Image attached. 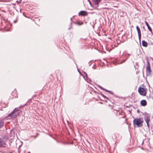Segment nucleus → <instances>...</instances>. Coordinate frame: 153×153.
<instances>
[{
	"instance_id": "nucleus-7",
	"label": "nucleus",
	"mask_w": 153,
	"mask_h": 153,
	"mask_svg": "<svg viewBox=\"0 0 153 153\" xmlns=\"http://www.w3.org/2000/svg\"><path fill=\"white\" fill-rule=\"evenodd\" d=\"M101 0H92L94 5L95 7H97L99 6V3Z\"/></svg>"
},
{
	"instance_id": "nucleus-13",
	"label": "nucleus",
	"mask_w": 153,
	"mask_h": 153,
	"mask_svg": "<svg viewBox=\"0 0 153 153\" xmlns=\"http://www.w3.org/2000/svg\"><path fill=\"white\" fill-rule=\"evenodd\" d=\"M145 23L146 24V25L147 26V27L148 29V30L150 32H152V29L151 28V27L149 26L148 23L146 21H145Z\"/></svg>"
},
{
	"instance_id": "nucleus-8",
	"label": "nucleus",
	"mask_w": 153,
	"mask_h": 153,
	"mask_svg": "<svg viewBox=\"0 0 153 153\" xmlns=\"http://www.w3.org/2000/svg\"><path fill=\"white\" fill-rule=\"evenodd\" d=\"M130 56V54H126L125 55L126 59L121 61L120 62H119V64H122L128 58H129ZM119 62H120V61H119Z\"/></svg>"
},
{
	"instance_id": "nucleus-22",
	"label": "nucleus",
	"mask_w": 153,
	"mask_h": 153,
	"mask_svg": "<svg viewBox=\"0 0 153 153\" xmlns=\"http://www.w3.org/2000/svg\"><path fill=\"white\" fill-rule=\"evenodd\" d=\"M109 92L111 94H113V92L112 91H109Z\"/></svg>"
},
{
	"instance_id": "nucleus-14",
	"label": "nucleus",
	"mask_w": 153,
	"mask_h": 153,
	"mask_svg": "<svg viewBox=\"0 0 153 153\" xmlns=\"http://www.w3.org/2000/svg\"><path fill=\"white\" fill-rule=\"evenodd\" d=\"M4 125V122L2 120H0V128Z\"/></svg>"
},
{
	"instance_id": "nucleus-30",
	"label": "nucleus",
	"mask_w": 153,
	"mask_h": 153,
	"mask_svg": "<svg viewBox=\"0 0 153 153\" xmlns=\"http://www.w3.org/2000/svg\"><path fill=\"white\" fill-rule=\"evenodd\" d=\"M87 142H88V143H89V142H88V141L87 140Z\"/></svg>"
},
{
	"instance_id": "nucleus-28",
	"label": "nucleus",
	"mask_w": 153,
	"mask_h": 153,
	"mask_svg": "<svg viewBox=\"0 0 153 153\" xmlns=\"http://www.w3.org/2000/svg\"><path fill=\"white\" fill-rule=\"evenodd\" d=\"M94 65H93V66L92 67V68H94Z\"/></svg>"
},
{
	"instance_id": "nucleus-17",
	"label": "nucleus",
	"mask_w": 153,
	"mask_h": 153,
	"mask_svg": "<svg viewBox=\"0 0 153 153\" xmlns=\"http://www.w3.org/2000/svg\"><path fill=\"white\" fill-rule=\"evenodd\" d=\"M26 105V104H25L23 105H20V106L19 107V108H21L23 107H24V106H25V105Z\"/></svg>"
},
{
	"instance_id": "nucleus-1",
	"label": "nucleus",
	"mask_w": 153,
	"mask_h": 153,
	"mask_svg": "<svg viewBox=\"0 0 153 153\" xmlns=\"http://www.w3.org/2000/svg\"><path fill=\"white\" fill-rule=\"evenodd\" d=\"M143 120L142 118H137L134 119L133 122L135 127L137 126V127H141L143 126L142 123Z\"/></svg>"
},
{
	"instance_id": "nucleus-3",
	"label": "nucleus",
	"mask_w": 153,
	"mask_h": 153,
	"mask_svg": "<svg viewBox=\"0 0 153 153\" xmlns=\"http://www.w3.org/2000/svg\"><path fill=\"white\" fill-rule=\"evenodd\" d=\"M19 113V109H16V108H15L12 112L9 114L8 116L10 117L11 118H14L18 115Z\"/></svg>"
},
{
	"instance_id": "nucleus-5",
	"label": "nucleus",
	"mask_w": 153,
	"mask_h": 153,
	"mask_svg": "<svg viewBox=\"0 0 153 153\" xmlns=\"http://www.w3.org/2000/svg\"><path fill=\"white\" fill-rule=\"evenodd\" d=\"M6 144L4 139L0 138V147H6Z\"/></svg>"
},
{
	"instance_id": "nucleus-26",
	"label": "nucleus",
	"mask_w": 153,
	"mask_h": 153,
	"mask_svg": "<svg viewBox=\"0 0 153 153\" xmlns=\"http://www.w3.org/2000/svg\"><path fill=\"white\" fill-rule=\"evenodd\" d=\"M151 32V33H152V35L153 36V33H152V32Z\"/></svg>"
},
{
	"instance_id": "nucleus-11",
	"label": "nucleus",
	"mask_w": 153,
	"mask_h": 153,
	"mask_svg": "<svg viewBox=\"0 0 153 153\" xmlns=\"http://www.w3.org/2000/svg\"><path fill=\"white\" fill-rule=\"evenodd\" d=\"M79 15V16H85L86 15V11H80L78 14Z\"/></svg>"
},
{
	"instance_id": "nucleus-9",
	"label": "nucleus",
	"mask_w": 153,
	"mask_h": 153,
	"mask_svg": "<svg viewBox=\"0 0 153 153\" xmlns=\"http://www.w3.org/2000/svg\"><path fill=\"white\" fill-rule=\"evenodd\" d=\"M87 78V82H88V84H87V85H88V87H91V86L90 85H92V84L90 82H91V80L90 79H89L88 77L87 76L86 77Z\"/></svg>"
},
{
	"instance_id": "nucleus-24",
	"label": "nucleus",
	"mask_w": 153,
	"mask_h": 153,
	"mask_svg": "<svg viewBox=\"0 0 153 153\" xmlns=\"http://www.w3.org/2000/svg\"><path fill=\"white\" fill-rule=\"evenodd\" d=\"M100 88H101V89H102V90H105V89L104 88H102V87H100Z\"/></svg>"
},
{
	"instance_id": "nucleus-31",
	"label": "nucleus",
	"mask_w": 153,
	"mask_h": 153,
	"mask_svg": "<svg viewBox=\"0 0 153 153\" xmlns=\"http://www.w3.org/2000/svg\"><path fill=\"white\" fill-rule=\"evenodd\" d=\"M84 73L85 74H86V73L85 72H84Z\"/></svg>"
},
{
	"instance_id": "nucleus-19",
	"label": "nucleus",
	"mask_w": 153,
	"mask_h": 153,
	"mask_svg": "<svg viewBox=\"0 0 153 153\" xmlns=\"http://www.w3.org/2000/svg\"><path fill=\"white\" fill-rule=\"evenodd\" d=\"M18 21V20L17 19H16V20L14 21L13 22L15 23H16Z\"/></svg>"
},
{
	"instance_id": "nucleus-16",
	"label": "nucleus",
	"mask_w": 153,
	"mask_h": 153,
	"mask_svg": "<svg viewBox=\"0 0 153 153\" xmlns=\"http://www.w3.org/2000/svg\"><path fill=\"white\" fill-rule=\"evenodd\" d=\"M101 95L104 98H105L107 99V100H108V98L107 97L105 96L104 94H102V93H101Z\"/></svg>"
},
{
	"instance_id": "nucleus-18",
	"label": "nucleus",
	"mask_w": 153,
	"mask_h": 153,
	"mask_svg": "<svg viewBox=\"0 0 153 153\" xmlns=\"http://www.w3.org/2000/svg\"><path fill=\"white\" fill-rule=\"evenodd\" d=\"M84 79L86 81V76L85 75V76H84L83 75H82Z\"/></svg>"
},
{
	"instance_id": "nucleus-23",
	"label": "nucleus",
	"mask_w": 153,
	"mask_h": 153,
	"mask_svg": "<svg viewBox=\"0 0 153 153\" xmlns=\"http://www.w3.org/2000/svg\"><path fill=\"white\" fill-rule=\"evenodd\" d=\"M105 91H106V92H109V91H108L106 89H105Z\"/></svg>"
},
{
	"instance_id": "nucleus-4",
	"label": "nucleus",
	"mask_w": 153,
	"mask_h": 153,
	"mask_svg": "<svg viewBox=\"0 0 153 153\" xmlns=\"http://www.w3.org/2000/svg\"><path fill=\"white\" fill-rule=\"evenodd\" d=\"M138 91L141 95L145 96L146 95V92L144 88H139L138 89Z\"/></svg>"
},
{
	"instance_id": "nucleus-15",
	"label": "nucleus",
	"mask_w": 153,
	"mask_h": 153,
	"mask_svg": "<svg viewBox=\"0 0 153 153\" xmlns=\"http://www.w3.org/2000/svg\"><path fill=\"white\" fill-rule=\"evenodd\" d=\"M145 121L146 122V123L147 122H149L150 121V119L149 117H146L145 118Z\"/></svg>"
},
{
	"instance_id": "nucleus-6",
	"label": "nucleus",
	"mask_w": 153,
	"mask_h": 153,
	"mask_svg": "<svg viewBox=\"0 0 153 153\" xmlns=\"http://www.w3.org/2000/svg\"><path fill=\"white\" fill-rule=\"evenodd\" d=\"M136 28L138 33L139 39L140 41L141 38V33L139 27L137 26H136Z\"/></svg>"
},
{
	"instance_id": "nucleus-21",
	"label": "nucleus",
	"mask_w": 153,
	"mask_h": 153,
	"mask_svg": "<svg viewBox=\"0 0 153 153\" xmlns=\"http://www.w3.org/2000/svg\"><path fill=\"white\" fill-rule=\"evenodd\" d=\"M147 123V126L148 127V128H149V122H147V123Z\"/></svg>"
},
{
	"instance_id": "nucleus-25",
	"label": "nucleus",
	"mask_w": 153,
	"mask_h": 153,
	"mask_svg": "<svg viewBox=\"0 0 153 153\" xmlns=\"http://www.w3.org/2000/svg\"><path fill=\"white\" fill-rule=\"evenodd\" d=\"M88 1L89 2L90 4L91 5V2L89 0H88Z\"/></svg>"
},
{
	"instance_id": "nucleus-29",
	"label": "nucleus",
	"mask_w": 153,
	"mask_h": 153,
	"mask_svg": "<svg viewBox=\"0 0 153 153\" xmlns=\"http://www.w3.org/2000/svg\"><path fill=\"white\" fill-rule=\"evenodd\" d=\"M2 11L5 12V11L3 10H2Z\"/></svg>"
},
{
	"instance_id": "nucleus-10",
	"label": "nucleus",
	"mask_w": 153,
	"mask_h": 153,
	"mask_svg": "<svg viewBox=\"0 0 153 153\" xmlns=\"http://www.w3.org/2000/svg\"><path fill=\"white\" fill-rule=\"evenodd\" d=\"M140 104L142 106H145L147 105V102L145 100H142L140 102Z\"/></svg>"
},
{
	"instance_id": "nucleus-12",
	"label": "nucleus",
	"mask_w": 153,
	"mask_h": 153,
	"mask_svg": "<svg viewBox=\"0 0 153 153\" xmlns=\"http://www.w3.org/2000/svg\"><path fill=\"white\" fill-rule=\"evenodd\" d=\"M142 46L144 47H147L148 46V43L145 41L143 40L142 41Z\"/></svg>"
},
{
	"instance_id": "nucleus-27",
	"label": "nucleus",
	"mask_w": 153,
	"mask_h": 153,
	"mask_svg": "<svg viewBox=\"0 0 153 153\" xmlns=\"http://www.w3.org/2000/svg\"><path fill=\"white\" fill-rule=\"evenodd\" d=\"M137 112L138 113H139V110H137Z\"/></svg>"
},
{
	"instance_id": "nucleus-2",
	"label": "nucleus",
	"mask_w": 153,
	"mask_h": 153,
	"mask_svg": "<svg viewBox=\"0 0 153 153\" xmlns=\"http://www.w3.org/2000/svg\"><path fill=\"white\" fill-rule=\"evenodd\" d=\"M146 72L147 76H151L152 75V72L151 69L150 63L148 60L147 61Z\"/></svg>"
},
{
	"instance_id": "nucleus-20",
	"label": "nucleus",
	"mask_w": 153,
	"mask_h": 153,
	"mask_svg": "<svg viewBox=\"0 0 153 153\" xmlns=\"http://www.w3.org/2000/svg\"><path fill=\"white\" fill-rule=\"evenodd\" d=\"M91 62H92V63H93V61H92V62H91V61H90V62H89V63H88V65H89V66H90V65H91V63H91Z\"/></svg>"
}]
</instances>
